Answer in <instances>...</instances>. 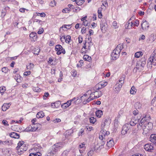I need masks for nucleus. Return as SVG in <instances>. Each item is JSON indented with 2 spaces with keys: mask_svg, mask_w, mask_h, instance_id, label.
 I'll return each mask as SVG.
<instances>
[{
  "mask_svg": "<svg viewBox=\"0 0 156 156\" xmlns=\"http://www.w3.org/2000/svg\"><path fill=\"white\" fill-rule=\"evenodd\" d=\"M16 148L18 154H21L23 153L24 151L27 150V147L24 144L23 141H20L18 144V146L16 147Z\"/></svg>",
  "mask_w": 156,
  "mask_h": 156,
  "instance_id": "obj_1",
  "label": "nucleus"
},
{
  "mask_svg": "<svg viewBox=\"0 0 156 156\" xmlns=\"http://www.w3.org/2000/svg\"><path fill=\"white\" fill-rule=\"evenodd\" d=\"M99 140V143L95 146L94 150L97 152L99 151L101 149L104 148V145L105 144L104 137H98Z\"/></svg>",
  "mask_w": 156,
  "mask_h": 156,
  "instance_id": "obj_2",
  "label": "nucleus"
},
{
  "mask_svg": "<svg viewBox=\"0 0 156 156\" xmlns=\"http://www.w3.org/2000/svg\"><path fill=\"white\" fill-rule=\"evenodd\" d=\"M101 28L102 32L105 33L107 30L108 25L105 19H102L100 23Z\"/></svg>",
  "mask_w": 156,
  "mask_h": 156,
  "instance_id": "obj_3",
  "label": "nucleus"
},
{
  "mask_svg": "<svg viewBox=\"0 0 156 156\" xmlns=\"http://www.w3.org/2000/svg\"><path fill=\"white\" fill-rule=\"evenodd\" d=\"M55 50L57 51V54L59 55L62 53L65 54L66 53L64 49H63L62 46L59 44H58L55 46Z\"/></svg>",
  "mask_w": 156,
  "mask_h": 156,
  "instance_id": "obj_4",
  "label": "nucleus"
},
{
  "mask_svg": "<svg viewBox=\"0 0 156 156\" xmlns=\"http://www.w3.org/2000/svg\"><path fill=\"white\" fill-rule=\"evenodd\" d=\"M129 125L128 124H126L124 125L122 127L121 131V134L124 135L126 134L129 133Z\"/></svg>",
  "mask_w": 156,
  "mask_h": 156,
  "instance_id": "obj_5",
  "label": "nucleus"
},
{
  "mask_svg": "<svg viewBox=\"0 0 156 156\" xmlns=\"http://www.w3.org/2000/svg\"><path fill=\"white\" fill-rule=\"evenodd\" d=\"M124 80L125 76L124 75H122L120 78L119 81V82L116 84V86L118 87L117 88H118L119 89L122 87V85L124 82Z\"/></svg>",
  "mask_w": 156,
  "mask_h": 156,
  "instance_id": "obj_6",
  "label": "nucleus"
},
{
  "mask_svg": "<svg viewBox=\"0 0 156 156\" xmlns=\"http://www.w3.org/2000/svg\"><path fill=\"white\" fill-rule=\"evenodd\" d=\"M37 149L36 150L35 148L31 149L30 152L31 151L33 152L30 153L29 156H41V154L38 151H37Z\"/></svg>",
  "mask_w": 156,
  "mask_h": 156,
  "instance_id": "obj_7",
  "label": "nucleus"
},
{
  "mask_svg": "<svg viewBox=\"0 0 156 156\" xmlns=\"http://www.w3.org/2000/svg\"><path fill=\"white\" fill-rule=\"evenodd\" d=\"M146 123L147 124L146 118H144L141 119L139 123V125H137V127L138 128L139 127V126H140V127H142V129H144V126L145 125H146Z\"/></svg>",
  "mask_w": 156,
  "mask_h": 156,
  "instance_id": "obj_8",
  "label": "nucleus"
},
{
  "mask_svg": "<svg viewBox=\"0 0 156 156\" xmlns=\"http://www.w3.org/2000/svg\"><path fill=\"white\" fill-rule=\"evenodd\" d=\"M144 149L147 151L152 152L153 147L151 144H148L144 145Z\"/></svg>",
  "mask_w": 156,
  "mask_h": 156,
  "instance_id": "obj_9",
  "label": "nucleus"
},
{
  "mask_svg": "<svg viewBox=\"0 0 156 156\" xmlns=\"http://www.w3.org/2000/svg\"><path fill=\"white\" fill-rule=\"evenodd\" d=\"M121 50V47L120 45H118L115 48L114 50L112 53L115 54V55L117 54L119 56Z\"/></svg>",
  "mask_w": 156,
  "mask_h": 156,
  "instance_id": "obj_10",
  "label": "nucleus"
},
{
  "mask_svg": "<svg viewBox=\"0 0 156 156\" xmlns=\"http://www.w3.org/2000/svg\"><path fill=\"white\" fill-rule=\"evenodd\" d=\"M110 133L109 131L101 129L99 133V136H105L108 135Z\"/></svg>",
  "mask_w": 156,
  "mask_h": 156,
  "instance_id": "obj_11",
  "label": "nucleus"
},
{
  "mask_svg": "<svg viewBox=\"0 0 156 156\" xmlns=\"http://www.w3.org/2000/svg\"><path fill=\"white\" fill-rule=\"evenodd\" d=\"M146 59L145 58H141L140 60L138 62L139 64L141 65L142 68H144L146 65Z\"/></svg>",
  "mask_w": 156,
  "mask_h": 156,
  "instance_id": "obj_12",
  "label": "nucleus"
},
{
  "mask_svg": "<svg viewBox=\"0 0 156 156\" xmlns=\"http://www.w3.org/2000/svg\"><path fill=\"white\" fill-rule=\"evenodd\" d=\"M64 143L61 142H59L56 143L53 146L56 148L58 151L62 148L63 146Z\"/></svg>",
  "mask_w": 156,
  "mask_h": 156,
  "instance_id": "obj_13",
  "label": "nucleus"
},
{
  "mask_svg": "<svg viewBox=\"0 0 156 156\" xmlns=\"http://www.w3.org/2000/svg\"><path fill=\"white\" fill-rule=\"evenodd\" d=\"M30 37L32 39L31 40L34 42L37 40V34L36 33L32 32L30 34Z\"/></svg>",
  "mask_w": 156,
  "mask_h": 156,
  "instance_id": "obj_14",
  "label": "nucleus"
},
{
  "mask_svg": "<svg viewBox=\"0 0 156 156\" xmlns=\"http://www.w3.org/2000/svg\"><path fill=\"white\" fill-rule=\"evenodd\" d=\"M145 126L144 129H147V130H151L153 127V124L151 122H147V124Z\"/></svg>",
  "mask_w": 156,
  "mask_h": 156,
  "instance_id": "obj_15",
  "label": "nucleus"
},
{
  "mask_svg": "<svg viewBox=\"0 0 156 156\" xmlns=\"http://www.w3.org/2000/svg\"><path fill=\"white\" fill-rule=\"evenodd\" d=\"M58 151H59L58 149L53 146L52 149L50 152V154L49 155V156H53Z\"/></svg>",
  "mask_w": 156,
  "mask_h": 156,
  "instance_id": "obj_16",
  "label": "nucleus"
},
{
  "mask_svg": "<svg viewBox=\"0 0 156 156\" xmlns=\"http://www.w3.org/2000/svg\"><path fill=\"white\" fill-rule=\"evenodd\" d=\"M142 28L143 30H146L149 27L148 23L145 21L141 24Z\"/></svg>",
  "mask_w": 156,
  "mask_h": 156,
  "instance_id": "obj_17",
  "label": "nucleus"
},
{
  "mask_svg": "<svg viewBox=\"0 0 156 156\" xmlns=\"http://www.w3.org/2000/svg\"><path fill=\"white\" fill-rule=\"evenodd\" d=\"M141 67V65H139V63L137 62L136 65V67L133 69V71L136 72L137 70H139V71L142 70L144 68H142Z\"/></svg>",
  "mask_w": 156,
  "mask_h": 156,
  "instance_id": "obj_18",
  "label": "nucleus"
},
{
  "mask_svg": "<svg viewBox=\"0 0 156 156\" xmlns=\"http://www.w3.org/2000/svg\"><path fill=\"white\" fill-rule=\"evenodd\" d=\"M11 105L10 103H5L2 106V110L3 111H5L8 109L9 107V106Z\"/></svg>",
  "mask_w": 156,
  "mask_h": 156,
  "instance_id": "obj_19",
  "label": "nucleus"
},
{
  "mask_svg": "<svg viewBox=\"0 0 156 156\" xmlns=\"http://www.w3.org/2000/svg\"><path fill=\"white\" fill-rule=\"evenodd\" d=\"M138 122V119H132L129 122L130 125L134 126Z\"/></svg>",
  "mask_w": 156,
  "mask_h": 156,
  "instance_id": "obj_20",
  "label": "nucleus"
},
{
  "mask_svg": "<svg viewBox=\"0 0 156 156\" xmlns=\"http://www.w3.org/2000/svg\"><path fill=\"white\" fill-rule=\"evenodd\" d=\"M114 144L113 140L112 139H111L107 142V145L109 147H111L114 145Z\"/></svg>",
  "mask_w": 156,
  "mask_h": 156,
  "instance_id": "obj_21",
  "label": "nucleus"
},
{
  "mask_svg": "<svg viewBox=\"0 0 156 156\" xmlns=\"http://www.w3.org/2000/svg\"><path fill=\"white\" fill-rule=\"evenodd\" d=\"M22 78L18 74H16L14 76V79L18 83H20L21 81Z\"/></svg>",
  "mask_w": 156,
  "mask_h": 156,
  "instance_id": "obj_22",
  "label": "nucleus"
},
{
  "mask_svg": "<svg viewBox=\"0 0 156 156\" xmlns=\"http://www.w3.org/2000/svg\"><path fill=\"white\" fill-rule=\"evenodd\" d=\"M145 129V130H144L142 129V130H141L143 135L144 136H151V135L150 134V133L148 132V130H147V129Z\"/></svg>",
  "mask_w": 156,
  "mask_h": 156,
  "instance_id": "obj_23",
  "label": "nucleus"
},
{
  "mask_svg": "<svg viewBox=\"0 0 156 156\" xmlns=\"http://www.w3.org/2000/svg\"><path fill=\"white\" fill-rule=\"evenodd\" d=\"M95 114L97 117L100 118L103 115V112L101 110H98L95 112Z\"/></svg>",
  "mask_w": 156,
  "mask_h": 156,
  "instance_id": "obj_24",
  "label": "nucleus"
},
{
  "mask_svg": "<svg viewBox=\"0 0 156 156\" xmlns=\"http://www.w3.org/2000/svg\"><path fill=\"white\" fill-rule=\"evenodd\" d=\"M44 113L42 111L39 112L36 115L37 118H42L44 116Z\"/></svg>",
  "mask_w": 156,
  "mask_h": 156,
  "instance_id": "obj_25",
  "label": "nucleus"
},
{
  "mask_svg": "<svg viewBox=\"0 0 156 156\" xmlns=\"http://www.w3.org/2000/svg\"><path fill=\"white\" fill-rule=\"evenodd\" d=\"M68 39V35H67L66 37L65 35H63L60 38V39L62 42L65 41L66 43H68V40H67Z\"/></svg>",
  "mask_w": 156,
  "mask_h": 156,
  "instance_id": "obj_26",
  "label": "nucleus"
},
{
  "mask_svg": "<svg viewBox=\"0 0 156 156\" xmlns=\"http://www.w3.org/2000/svg\"><path fill=\"white\" fill-rule=\"evenodd\" d=\"M61 104V103L59 101L55 102L54 103L51 104V106L53 108H58Z\"/></svg>",
  "mask_w": 156,
  "mask_h": 156,
  "instance_id": "obj_27",
  "label": "nucleus"
},
{
  "mask_svg": "<svg viewBox=\"0 0 156 156\" xmlns=\"http://www.w3.org/2000/svg\"><path fill=\"white\" fill-rule=\"evenodd\" d=\"M149 60L151 62V64L154 66L156 64V58H149Z\"/></svg>",
  "mask_w": 156,
  "mask_h": 156,
  "instance_id": "obj_28",
  "label": "nucleus"
},
{
  "mask_svg": "<svg viewBox=\"0 0 156 156\" xmlns=\"http://www.w3.org/2000/svg\"><path fill=\"white\" fill-rule=\"evenodd\" d=\"M34 65L33 63H30L28 65H27V68L28 70H30L34 68Z\"/></svg>",
  "mask_w": 156,
  "mask_h": 156,
  "instance_id": "obj_29",
  "label": "nucleus"
},
{
  "mask_svg": "<svg viewBox=\"0 0 156 156\" xmlns=\"http://www.w3.org/2000/svg\"><path fill=\"white\" fill-rule=\"evenodd\" d=\"M83 58L85 61L90 62L91 60V57L87 55H84L83 56Z\"/></svg>",
  "mask_w": 156,
  "mask_h": 156,
  "instance_id": "obj_30",
  "label": "nucleus"
},
{
  "mask_svg": "<svg viewBox=\"0 0 156 156\" xmlns=\"http://www.w3.org/2000/svg\"><path fill=\"white\" fill-rule=\"evenodd\" d=\"M119 56L117 54L115 55L114 53L113 54L112 53L111 54V59L112 60H115L119 58Z\"/></svg>",
  "mask_w": 156,
  "mask_h": 156,
  "instance_id": "obj_31",
  "label": "nucleus"
},
{
  "mask_svg": "<svg viewBox=\"0 0 156 156\" xmlns=\"http://www.w3.org/2000/svg\"><path fill=\"white\" fill-rule=\"evenodd\" d=\"M34 22L38 23L39 25L41 26L44 23V21H42L38 19H35Z\"/></svg>",
  "mask_w": 156,
  "mask_h": 156,
  "instance_id": "obj_32",
  "label": "nucleus"
},
{
  "mask_svg": "<svg viewBox=\"0 0 156 156\" xmlns=\"http://www.w3.org/2000/svg\"><path fill=\"white\" fill-rule=\"evenodd\" d=\"M88 42L87 43V44H89V45L88 46V49L90 50V49L91 47L93 45V43L91 42V37H90V38L89 37L88 39Z\"/></svg>",
  "mask_w": 156,
  "mask_h": 156,
  "instance_id": "obj_33",
  "label": "nucleus"
},
{
  "mask_svg": "<svg viewBox=\"0 0 156 156\" xmlns=\"http://www.w3.org/2000/svg\"><path fill=\"white\" fill-rule=\"evenodd\" d=\"M149 140L156 145V137H150Z\"/></svg>",
  "mask_w": 156,
  "mask_h": 156,
  "instance_id": "obj_34",
  "label": "nucleus"
},
{
  "mask_svg": "<svg viewBox=\"0 0 156 156\" xmlns=\"http://www.w3.org/2000/svg\"><path fill=\"white\" fill-rule=\"evenodd\" d=\"M40 51V49L38 47L35 48L34 50V54L38 55L39 54V52Z\"/></svg>",
  "mask_w": 156,
  "mask_h": 156,
  "instance_id": "obj_35",
  "label": "nucleus"
},
{
  "mask_svg": "<svg viewBox=\"0 0 156 156\" xmlns=\"http://www.w3.org/2000/svg\"><path fill=\"white\" fill-rule=\"evenodd\" d=\"M84 2V0H76V3L78 5H82Z\"/></svg>",
  "mask_w": 156,
  "mask_h": 156,
  "instance_id": "obj_36",
  "label": "nucleus"
},
{
  "mask_svg": "<svg viewBox=\"0 0 156 156\" xmlns=\"http://www.w3.org/2000/svg\"><path fill=\"white\" fill-rule=\"evenodd\" d=\"M141 51H138L136 52L135 54V57L138 58L141 56H142L143 54Z\"/></svg>",
  "mask_w": 156,
  "mask_h": 156,
  "instance_id": "obj_37",
  "label": "nucleus"
},
{
  "mask_svg": "<svg viewBox=\"0 0 156 156\" xmlns=\"http://www.w3.org/2000/svg\"><path fill=\"white\" fill-rule=\"evenodd\" d=\"M136 89L135 88V87L134 86H133L130 90V92L131 94H134L136 93V91L135 90Z\"/></svg>",
  "mask_w": 156,
  "mask_h": 156,
  "instance_id": "obj_38",
  "label": "nucleus"
},
{
  "mask_svg": "<svg viewBox=\"0 0 156 156\" xmlns=\"http://www.w3.org/2000/svg\"><path fill=\"white\" fill-rule=\"evenodd\" d=\"M75 99L76 98H74L73 99H71L69 101V106L72 104L73 105L76 104V101H74Z\"/></svg>",
  "mask_w": 156,
  "mask_h": 156,
  "instance_id": "obj_39",
  "label": "nucleus"
},
{
  "mask_svg": "<svg viewBox=\"0 0 156 156\" xmlns=\"http://www.w3.org/2000/svg\"><path fill=\"white\" fill-rule=\"evenodd\" d=\"M98 18H101L102 16V15L101 13V9L100 8L98 10Z\"/></svg>",
  "mask_w": 156,
  "mask_h": 156,
  "instance_id": "obj_40",
  "label": "nucleus"
},
{
  "mask_svg": "<svg viewBox=\"0 0 156 156\" xmlns=\"http://www.w3.org/2000/svg\"><path fill=\"white\" fill-rule=\"evenodd\" d=\"M68 103V101H67L66 103H64L61 105L63 109H66L67 107H68V105L67 103Z\"/></svg>",
  "mask_w": 156,
  "mask_h": 156,
  "instance_id": "obj_41",
  "label": "nucleus"
},
{
  "mask_svg": "<svg viewBox=\"0 0 156 156\" xmlns=\"http://www.w3.org/2000/svg\"><path fill=\"white\" fill-rule=\"evenodd\" d=\"M33 90L35 92H39L41 91V89L38 87H34L33 88Z\"/></svg>",
  "mask_w": 156,
  "mask_h": 156,
  "instance_id": "obj_42",
  "label": "nucleus"
},
{
  "mask_svg": "<svg viewBox=\"0 0 156 156\" xmlns=\"http://www.w3.org/2000/svg\"><path fill=\"white\" fill-rule=\"evenodd\" d=\"M140 131L137 130H133L132 132L133 136H139V133H140Z\"/></svg>",
  "mask_w": 156,
  "mask_h": 156,
  "instance_id": "obj_43",
  "label": "nucleus"
},
{
  "mask_svg": "<svg viewBox=\"0 0 156 156\" xmlns=\"http://www.w3.org/2000/svg\"><path fill=\"white\" fill-rule=\"evenodd\" d=\"M92 100L93 99L92 98H91V96H90L87 100L86 101H84L83 102V103L84 104H85Z\"/></svg>",
  "mask_w": 156,
  "mask_h": 156,
  "instance_id": "obj_44",
  "label": "nucleus"
},
{
  "mask_svg": "<svg viewBox=\"0 0 156 156\" xmlns=\"http://www.w3.org/2000/svg\"><path fill=\"white\" fill-rule=\"evenodd\" d=\"M89 121L90 123L94 124L96 122V120L94 117H91L89 119Z\"/></svg>",
  "mask_w": 156,
  "mask_h": 156,
  "instance_id": "obj_45",
  "label": "nucleus"
},
{
  "mask_svg": "<svg viewBox=\"0 0 156 156\" xmlns=\"http://www.w3.org/2000/svg\"><path fill=\"white\" fill-rule=\"evenodd\" d=\"M9 136H19V135L17 133L15 132H13L10 133H9Z\"/></svg>",
  "mask_w": 156,
  "mask_h": 156,
  "instance_id": "obj_46",
  "label": "nucleus"
},
{
  "mask_svg": "<svg viewBox=\"0 0 156 156\" xmlns=\"http://www.w3.org/2000/svg\"><path fill=\"white\" fill-rule=\"evenodd\" d=\"M93 127L89 126H87L85 127V129L86 130H88L89 131H90L91 129H93Z\"/></svg>",
  "mask_w": 156,
  "mask_h": 156,
  "instance_id": "obj_47",
  "label": "nucleus"
},
{
  "mask_svg": "<svg viewBox=\"0 0 156 156\" xmlns=\"http://www.w3.org/2000/svg\"><path fill=\"white\" fill-rule=\"evenodd\" d=\"M156 48L153 51L152 54L151 55L150 58H156Z\"/></svg>",
  "mask_w": 156,
  "mask_h": 156,
  "instance_id": "obj_48",
  "label": "nucleus"
},
{
  "mask_svg": "<svg viewBox=\"0 0 156 156\" xmlns=\"http://www.w3.org/2000/svg\"><path fill=\"white\" fill-rule=\"evenodd\" d=\"M6 88L5 87H0V93H1L4 92L6 90Z\"/></svg>",
  "mask_w": 156,
  "mask_h": 156,
  "instance_id": "obj_49",
  "label": "nucleus"
},
{
  "mask_svg": "<svg viewBox=\"0 0 156 156\" xmlns=\"http://www.w3.org/2000/svg\"><path fill=\"white\" fill-rule=\"evenodd\" d=\"M35 126V124H33L31 126H30L31 127L32 131H35L38 128L37 126Z\"/></svg>",
  "mask_w": 156,
  "mask_h": 156,
  "instance_id": "obj_50",
  "label": "nucleus"
},
{
  "mask_svg": "<svg viewBox=\"0 0 156 156\" xmlns=\"http://www.w3.org/2000/svg\"><path fill=\"white\" fill-rule=\"evenodd\" d=\"M56 3L55 2V0H53L51 1L49 4V5L51 7H54Z\"/></svg>",
  "mask_w": 156,
  "mask_h": 156,
  "instance_id": "obj_51",
  "label": "nucleus"
},
{
  "mask_svg": "<svg viewBox=\"0 0 156 156\" xmlns=\"http://www.w3.org/2000/svg\"><path fill=\"white\" fill-rule=\"evenodd\" d=\"M71 74L73 76L75 77L77 75V72L76 70H73L71 71Z\"/></svg>",
  "mask_w": 156,
  "mask_h": 156,
  "instance_id": "obj_52",
  "label": "nucleus"
},
{
  "mask_svg": "<svg viewBox=\"0 0 156 156\" xmlns=\"http://www.w3.org/2000/svg\"><path fill=\"white\" fill-rule=\"evenodd\" d=\"M135 107H136V108H139L141 107V105L140 103L138 102H137L135 104Z\"/></svg>",
  "mask_w": 156,
  "mask_h": 156,
  "instance_id": "obj_53",
  "label": "nucleus"
},
{
  "mask_svg": "<svg viewBox=\"0 0 156 156\" xmlns=\"http://www.w3.org/2000/svg\"><path fill=\"white\" fill-rule=\"evenodd\" d=\"M2 71L4 73H6L8 71V69L6 67H4L2 68Z\"/></svg>",
  "mask_w": 156,
  "mask_h": 156,
  "instance_id": "obj_54",
  "label": "nucleus"
},
{
  "mask_svg": "<svg viewBox=\"0 0 156 156\" xmlns=\"http://www.w3.org/2000/svg\"><path fill=\"white\" fill-rule=\"evenodd\" d=\"M31 127L30 126L27 127L25 129V131L26 132H30V131H32Z\"/></svg>",
  "mask_w": 156,
  "mask_h": 156,
  "instance_id": "obj_55",
  "label": "nucleus"
},
{
  "mask_svg": "<svg viewBox=\"0 0 156 156\" xmlns=\"http://www.w3.org/2000/svg\"><path fill=\"white\" fill-rule=\"evenodd\" d=\"M79 62L80 63V64L79 63L77 64V66L78 67H81L83 64V60H81L79 61Z\"/></svg>",
  "mask_w": 156,
  "mask_h": 156,
  "instance_id": "obj_56",
  "label": "nucleus"
},
{
  "mask_svg": "<svg viewBox=\"0 0 156 156\" xmlns=\"http://www.w3.org/2000/svg\"><path fill=\"white\" fill-rule=\"evenodd\" d=\"M68 26L67 25H64L62 26L60 28V30H61V29H62L63 30H64L65 31H66L67 30V28L66 27V26Z\"/></svg>",
  "mask_w": 156,
  "mask_h": 156,
  "instance_id": "obj_57",
  "label": "nucleus"
},
{
  "mask_svg": "<svg viewBox=\"0 0 156 156\" xmlns=\"http://www.w3.org/2000/svg\"><path fill=\"white\" fill-rule=\"evenodd\" d=\"M134 26L137 27L139 24V21L138 20H135L134 21Z\"/></svg>",
  "mask_w": 156,
  "mask_h": 156,
  "instance_id": "obj_58",
  "label": "nucleus"
},
{
  "mask_svg": "<svg viewBox=\"0 0 156 156\" xmlns=\"http://www.w3.org/2000/svg\"><path fill=\"white\" fill-rule=\"evenodd\" d=\"M85 130V127H84V128H82L80 130V132L79 133V136H82V134L84 132V130Z\"/></svg>",
  "mask_w": 156,
  "mask_h": 156,
  "instance_id": "obj_59",
  "label": "nucleus"
},
{
  "mask_svg": "<svg viewBox=\"0 0 156 156\" xmlns=\"http://www.w3.org/2000/svg\"><path fill=\"white\" fill-rule=\"evenodd\" d=\"M94 151L93 150H90L87 153V154L88 156H91L93 154Z\"/></svg>",
  "mask_w": 156,
  "mask_h": 156,
  "instance_id": "obj_60",
  "label": "nucleus"
},
{
  "mask_svg": "<svg viewBox=\"0 0 156 156\" xmlns=\"http://www.w3.org/2000/svg\"><path fill=\"white\" fill-rule=\"evenodd\" d=\"M49 95V94L48 92H46L44 93L43 96V99L44 100L46 99V98Z\"/></svg>",
  "mask_w": 156,
  "mask_h": 156,
  "instance_id": "obj_61",
  "label": "nucleus"
},
{
  "mask_svg": "<svg viewBox=\"0 0 156 156\" xmlns=\"http://www.w3.org/2000/svg\"><path fill=\"white\" fill-rule=\"evenodd\" d=\"M68 154V151H64L62 154V156H67Z\"/></svg>",
  "mask_w": 156,
  "mask_h": 156,
  "instance_id": "obj_62",
  "label": "nucleus"
},
{
  "mask_svg": "<svg viewBox=\"0 0 156 156\" xmlns=\"http://www.w3.org/2000/svg\"><path fill=\"white\" fill-rule=\"evenodd\" d=\"M43 32H44L43 29L42 28H41L39 29V30H38V31L37 32V33L39 34H41L42 33H43Z\"/></svg>",
  "mask_w": 156,
  "mask_h": 156,
  "instance_id": "obj_63",
  "label": "nucleus"
},
{
  "mask_svg": "<svg viewBox=\"0 0 156 156\" xmlns=\"http://www.w3.org/2000/svg\"><path fill=\"white\" fill-rule=\"evenodd\" d=\"M96 94H96V95L99 96V97L101 96L102 94V93L100 91H99L98 92L96 91Z\"/></svg>",
  "mask_w": 156,
  "mask_h": 156,
  "instance_id": "obj_64",
  "label": "nucleus"
}]
</instances>
